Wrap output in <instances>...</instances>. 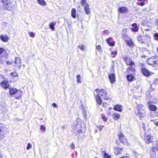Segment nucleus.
Segmentation results:
<instances>
[{"label": "nucleus", "instance_id": "obj_38", "mask_svg": "<svg viewBox=\"0 0 158 158\" xmlns=\"http://www.w3.org/2000/svg\"><path fill=\"white\" fill-rule=\"evenodd\" d=\"M119 139L121 142H124L125 140V136H123L121 137V139L120 138H119Z\"/></svg>", "mask_w": 158, "mask_h": 158}, {"label": "nucleus", "instance_id": "obj_19", "mask_svg": "<svg viewBox=\"0 0 158 158\" xmlns=\"http://www.w3.org/2000/svg\"><path fill=\"white\" fill-rule=\"evenodd\" d=\"M114 109L118 112H121L123 110L122 106L121 105H117L114 106Z\"/></svg>", "mask_w": 158, "mask_h": 158}, {"label": "nucleus", "instance_id": "obj_3", "mask_svg": "<svg viewBox=\"0 0 158 158\" xmlns=\"http://www.w3.org/2000/svg\"><path fill=\"white\" fill-rule=\"evenodd\" d=\"M1 2L3 3V6L6 10L10 11L12 10V3L10 0H2Z\"/></svg>", "mask_w": 158, "mask_h": 158}, {"label": "nucleus", "instance_id": "obj_51", "mask_svg": "<svg viewBox=\"0 0 158 158\" xmlns=\"http://www.w3.org/2000/svg\"><path fill=\"white\" fill-rule=\"evenodd\" d=\"M41 129L44 131H45L46 130V127L43 125H41Z\"/></svg>", "mask_w": 158, "mask_h": 158}, {"label": "nucleus", "instance_id": "obj_14", "mask_svg": "<svg viewBox=\"0 0 158 158\" xmlns=\"http://www.w3.org/2000/svg\"><path fill=\"white\" fill-rule=\"evenodd\" d=\"M84 9L87 15H89L90 14L91 12L90 8L89 7V5L88 3H86L85 4L84 6Z\"/></svg>", "mask_w": 158, "mask_h": 158}, {"label": "nucleus", "instance_id": "obj_1", "mask_svg": "<svg viewBox=\"0 0 158 158\" xmlns=\"http://www.w3.org/2000/svg\"><path fill=\"white\" fill-rule=\"evenodd\" d=\"M95 92H94V94L96 96V100L97 103V105L99 108L101 107L100 104L102 102V99L100 98V96H101L102 98L106 100H108L109 97L107 96V92L104 89H97L95 90Z\"/></svg>", "mask_w": 158, "mask_h": 158}, {"label": "nucleus", "instance_id": "obj_33", "mask_svg": "<svg viewBox=\"0 0 158 158\" xmlns=\"http://www.w3.org/2000/svg\"><path fill=\"white\" fill-rule=\"evenodd\" d=\"M99 105L101 107L100 108L102 109V107H103L105 108L106 107L107 105V104L106 103H105L104 102L102 103L101 102Z\"/></svg>", "mask_w": 158, "mask_h": 158}, {"label": "nucleus", "instance_id": "obj_60", "mask_svg": "<svg viewBox=\"0 0 158 158\" xmlns=\"http://www.w3.org/2000/svg\"><path fill=\"white\" fill-rule=\"evenodd\" d=\"M157 52H158V48H157Z\"/></svg>", "mask_w": 158, "mask_h": 158}, {"label": "nucleus", "instance_id": "obj_41", "mask_svg": "<svg viewBox=\"0 0 158 158\" xmlns=\"http://www.w3.org/2000/svg\"><path fill=\"white\" fill-rule=\"evenodd\" d=\"M32 148V145L30 143H28L27 144V150H29L31 149Z\"/></svg>", "mask_w": 158, "mask_h": 158}, {"label": "nucleus", "instance_id": "obj_24", "mask_svg": "<svg viewBox=\"0 0 158 158\" xmlns=\"http://www.w3.org/2000/svg\"><path fill=\"white\" fill-rule=\"evenodd\" d=\"M56 23L55 22H51L49 24V28L52 29V30H55L54 26L56 24Z\"/></svg>", "mask_w": 158, "mask_h": 158}, {"label": "nucleus", "instance_id": "obj_32", "mask_svg": "<svg viewBox=\"0 0 158 158\" xmlns=\"http://www.w3.org/2000/svg\"><path fill=\"white\" fill-rule=\"evenodd\" d=\"M117 54V52L116 51H112L111 52V55L113 57H115V56Z\"/></svg>", "mask_w": 158, "mask_h": 158}, {"label": "nucleus", "instance_id": "obj_26", "mask_svg": "<svg viewBox=\"0 0 158 158\" xmlns=\"http://www.w3.org/2000/svg\"><path fill=\"white\" fill-rule=\"evenodd\" d=\"M39 4L41 5L45 6L46 5V2L44 0H37Z\"/></svg>", "mask_w": 158, "mask_h": 158}, {"label": "nucleus", "instance_id": "obj_34", "mask_svg": "<svg viewBox=\"0 0 158 158\" xmlns=\"http://www.w3.org/2000/svg\"><path fill=\"white\" fill-rule=\"evenodd\" d=\"M13 77H16L18 76V74L16 72L11 73L10 74Z\"/></svg>", "mask_w": 158, "mask_h": 158}, {"label": "nucleus", "instance_id": "obj_46", "mask_svg": "<svg viewBox=\"0 0 158 158\" xmlns=\"http://www.w3.org/2000/svg\"><path fill=\"white\" fill-rule=\"evenodd\" d=\"M102 118L103 119V120L105 122H106L107 120V118L105 116H103L102 117Z\"/></svg>", "mask_w": 158, "mask_h": 158}, {"label": "nucleus", "instance_id": "obj_10", "mask_svg": "<svg viewBox=\"0 0 158 158\" xmlns=\"http://www.w3.org/2000/svg\"><path fill=\"white\" fill-rule=\"evenodd\" d=\"M141 71L142 73L145 76L147 77L149 76L154 74L153 73L151 72H150L146 68H143L142 69Z\"/></svg>", "mask_w": 158, "mask_h": 158}, {"label": "nucleus", "instance_id": "obj_49", "mask_svg": "<svg viewBox=\"0 0 158 158\" xmlns=\"http://www.w3.org/2000/svg\"><path fill=\"white\" fill-rule=\"evenodd\" d=\"M104 32L106 35L108 34L110 32V31L108 30H105Z\"/></svg>", "mask_w": 158, "mask_h": 158}, {"label": "nucleus", "instance_id": "obj_5", "mask_svg": "<svg viewBox=\"0 0 158 158\" xmlns=\"http://www.w3.org/2000/svg\"><path fill=\"white\" fill-rule=\"evenodd\" d=\"M149 65L157 66L158 65V57H152L149 58L148 60Z\"/></svg>", "mask_w": 158, "mask_h": 158}, {"label": "nucleus", "instance_id": "obj_57", "mask_svg": "<svg viewBox=\"0 0 158 158\" xmlns=\"http://www.w3.org/2000/svg\"><path fill=\"white\" fill-rule=\"evenodd\" d=\"M3 41L4 42H6L7 41V40H3Z\"/></svg>", "mask_w": 158, "mask_h": 158}, {"label": "nucleus", "instance_id": "obj_11", "mask_svg": "<svg viewBox=\"0 0 158 158\" xmlns=\"http://www.w3.org/2000/svg\"><path fill=\"white\" fill-rule=\"evenodd\" d=\"M114 152L115 154L117 155L122 153L123 149L120 147H117L114 148Z\"/></svg>", "mask_w": 158, "mask_h": 158}, {"label": "nucleus", "instance_id": "obj_13", "mask_svg": "<svg viewBox=\"0 0 158 158\" xmlns=\"http://www.w3.org/2000/svg\"><path fill=\"white\" fill-rule=\"evenodd\" d=\"M109 78L111 84H113L115 81V77L114 74H111L109 75Z\"/></svg>", "mask_w": 158, "mask_h": 158}, {"label": "nucleus", "instance_id": "obj_28", "mask_svg": "<svg viewBox=\"0 0 158 158\" xmlns=\"http://www.w3.org/2000/svg\"><path fill=\"white\" fill-rule=\"evenodd\" d=\"M126 42L127 45L129 46L132 47L134 45V44L131 40H127Z\"/></svg>", "mask_w": 158, "mask_h": 158}, {"label": "nucleus", "instance_id": "obj_50", "mask_svg": "<svg viewBox=\"0 0 158 158\" xmlns=\"http://www.w3.org/2000/svg\"><path fill=\"white\" fill-rule=\"evenodd\" d=\"M5 51V50L2 48H0V55L2 54Z\"/></svg>", "mask_w": 158, "mask_h": 158}, {"label": "nucleus", "instance_id": "obj_6", "mask_svg": "<svg viewBox=\"0 0 158 158\" xmlns=\"http://www.w3.org/2000/svg\"><path fill=\"white\" fill-rule=\"evenodd\" d=\"M6 129L5 125L0 123V138L3 139L4 137Z\"/></svg>", "mask_w": 158, "mask_h": 158}, {"label": "nucleus", "instance_id": "obj_43", "mask_svg": "<svg viewBox=\"0 0 158 158\" xmlns=\"http://www.w3.org/2000/svg\"><path fill=\"white\" fill-rule=\"evenodd\" d=\"M104 127V126L101 125L97 126V127L99 129L100 131H102V128Z\"/></svg>", "mask_w": 158, "mask_h": 158}, {"label": "nucleus", "instance_id": "obj_54", "mask_svg": "<svg viewBox=\"0 0 158 158\" xmlns=\"http://www.w3.org/2000/svg\"><path fill=\"white\" fill-rule=\"evenodd\" d=\"M155 23L156 25L158 26V19H156L155 21Z\"/></svg>", "mask_w": 158, "mask_h": 158}, {"label": "nucleus", "instance_id": "obj_7", "mask_svg": "<svg viewBox=\"0 0 158 158\" xmlns=\"http://www.w3.org/2000/svg\"><path fill=\"white\" fill-rule=\"evenodd\" d=\"M127 64L129 65L130 66L129 68L127 69V72L129 73L130 71H135V65L134 62L133 61H130L127 62Z\"/></svg>", "mask_w": 158, "mask_h": 158}, {"label": "nucleus", "instance_id": "obj_52", "mask_svg": "<svg viewBox=\"0 0 158 158\" xmlns=\"http://www.w3.org/2000/svg\"><path fill=\"white\" fill-rule=\"evenodd\" d=\"M70 147L72 149H74L75 148L74 145L73 143H72V144H71L70 146Z\"/></svg>", "mask_w": 158, "mask_h": 158}, {"label": "nucleus", "instance_id": "obj_29", "mask_svg": "<svg viewBox=\"0 0 158 158\" xmlns=\"http://www.w3.org/2000/svg\"><path fill=\"white\" fill-rule=\"evenodd\" d=\"M111 41V40H106L107 43L110 46H114V42Z\"/></svg>", "mask_w": 158, "mask_h": 158}, {"label": "nucleus", "instance_id": "obj_48", "mask_svg": "<svg viewBox=\"0 0 158 158\" xmlns=\"http://www.w3.org/2000/svg\"><path fill=\"white\" fill-rule=\"evenodd\" d=\"M96 49L99 51H102V48L100 46L98 45L96 47Z\"/></svg>", "mask_w": 158, "mask_h": 158}, {"label": "nucleus", "instance_id": "obj_27", "mask_svg": "<svg viewBox=\"0 0 158 158\" xmlns=\"http://www.w3.org/2000/svg\"><path fill=\"white\" fill-rule=\"evenodd\" d=\"M149 108L151 110L155 111L156 110V106L154 105H150L149 106Z\"/></svg>", "mask_w": 158, "mask_h": 158}, {"label": "nucleus", "instance_id": "obj_22", "mask_svg": "<svg viewBox=\"0 0 158 158\" xmlns=\"http://www.w3.org/2000/svg\"><path fill=\"white\" fill-rule=\"evenodd\" d=\"M76 10L75 8H72L71 10V16L73 18H75L76 17Z\"/></svg>", "mask_w": 158, "mask_h": 158}, {"label": "nucleus", "instance_id": "obj_37", "mask_svg": "<svg viewBox=\"0 0 158 158\" xmlns=\"http://www.w3.org/2000/svg\"><path fill=\"white\" fill-rule=\"evenodd\" d=\"M86 0H81V3L82 6H83L85 4H86Z\"/></svg>", "mask_w": 158, "mask_h": 158}, {"label": "nucleus", "instance_id": "obj_15", "mask_svg": "<svg viewBox=\"0 0 158 158\" xmlns=\"http://www.w3.org/2000/svg\"><path fill=\"white\" fill-rule=\"evenodd\" d=\"M1 85L4 89L8 88L9 86L8 81H2L1 83Z\"/></svg>", "mask_w": 158, "mask_h": 158}, {"label": "nucleus", "instance_id": "obj_36", "mask_svg": "<svg viewBox=\"0 0 158 158\" xmlns=\"http://www.w3.org/2000/svg\"><path fill=\"white\" fill-rule=\"evenodd\" d=\"M122 37L123 39L128 40L129 38L127 34H123L122 35Z\"/></svg>", "mask_w": 158, "mask_h": 158}, {"label": "nucleus", "instance_id": "obj_9", "mask_svg": "<svg viewBox=\"0 0 158 158\" xmlns=\"http://www.w3.org/2000/svg\"><path fill=\"white\" fill-rule=\"evenodd\" d=\"M145 141L147 143H152L153 141V138L151 135H145L144 136Z\"/></svg>", "mask_w": 158, "mask_h": 158}, {"label": "nucleus", "instance_id": "obj_16", "mask_svg": "<svg viewBox=\"0 0 158 158\" xmlns=\"http://www.w3.org/2000/svg\"><path fill=\"white\" fill-rule=\"evenodd\" d=\"M112 117L114 120H118L120 117V114L118 113L115 112L113 114Z\"/></svg>", "mask_w": 158, "mask_h": 158}, {"label": "nucleus", "instance_id": "obj_59", "mask_svg": "<svg viewBox=\"0 0 158 158\" xmlns=\"http://www.w3.org/2000/svg\"><path fill=\"white\" fill-rule=\"evenodd\" d=\"M143 129L144 130H145V127H143Z\"/></svg>", "mask_w": 158, "mask_h": 158}, {"label": "nucleus", "instance_id": "obj_2", "mask_svg": "<svg viewBox=\"0 0 158 158\" xmlns=\"http://www.w3.org/2000/svg\"><path fill=\"white\" fill-rule=\"evenodd\" d=\"M135 112L137 115L141 118L144 117L147 115L144 107L141 104L138 105L136 107Z\"/></svg>", "mask_w": 158, "mask_h": 158}, {"label": "nucleus", "instance_id": "obj_40", "mask_svg": "<svg viewBox=\"0 0 158 158\" xmlns=\"http://www.w3.org/2000/svg\"><path fill=\"white\" fill-rule=\"evenodd\" d=\"M78 47L81 50L83 51L85 49V47L83 45H81L78 46Z\"/></svg>", "mask_w": 158, "mask_h": 158}, {"label": "nucleus", "instance_id": "obj_23", "mask_svg": "<svg viewBox=\"0 0 158 158\" xmlns=\"http://www.w3.org/2000/svg\"><path fill=\"white\" fill-rule=\"evenodd\" d=\"M153 150V147L152 148V151L150 152V158H155L156 157V151Z\"/></svg>", "mask_w": 158, "mask_h": 158}, {"label": "nucleus", "instance_id": "obj_45", "mask_svg": "<svg viewBox=\"0 0 158 158\" xmlns=\"http://www.w3.org/2000/svg\"><path fill=\"white\" fill-rule=\"evenodd\" d=\"M104 158H110V156L106 153L104 154Z\"/></svg>", "mask_w": 158, "mask_h": 158}, {"label": "nucleus", "instance_id": "obj_25", "mask_svg": "<svg viewBox=\"0 0 158 158\" xmlns=\"http://www.w3.org/2000/svg\"><path fill=\"white\" fill-rule=\"evenodd\" d=\"M139 1H142V2L138 3V5L140 6H143L145 5V2H147V0H138Z\"/></svg>", "mask_w": 158, "mask_h": 158}, {"label": "nucleus", "instance_id": "obj_8", "mask_svg": "<svg viewBox=\"0 0 158 158\" xmlns=\"http://www.w3.org/2000/svg\"><path fill=\"white\" fill-rule=\"evenodd\" d=\"M128 12L127 7L125 6H121L118 9V12L119 14H126Z\"/></svg>", "mask_w": 158, "mask_h": 158}, {"label": "nucleus", "instance_id": "obj_4", "mask_svg": "<svg viewBox=\"0 0 158 158\" xmlns=\"http://www.w3.org/2000/svg\"><path fill=\"white\" fill-rule=\"evenodd\" d=\"M82 122L84 123L83 122L81 121V122H78L77 124L76 123L77 122H75V125L73 127V129L74 130L78 132V133L82 132L81 124H82Z\"/></svg>", "mask_w": 158, "mask_h": 158}, {"label": "nucleus", "instance_id": "obj_30", "mask_svg": "<svg viewBox=\"0 0 158 158\" xmlns=\"http://www.w3.org/2000/svg\"><path fill=\"white\" fill-rule=\"evenodd\" d=\"M1 40H8L9 38L7 35H1L0 36Z\"/></svg>", "mask_w": 158, "mask_h": 158}, {"label": "nucleus", "instance_id": "obj_44", "mask_svg": "<svg viewBox=\"0 0 158 158\" xmlns=\"http://www.w3.org/2000/svg\"><path fill=\"white\" fill-rule=\"evenodd\" d=\"M83 113L85 118H86L87 117V113L85 110H83Z\"/></svg>", "mask_w": 158, "mask_h": 158}, {"label": "nucleus", "instance_id": "obj_17", "mask_svg": "<svg viewBox=\"0 0 158 158\" xmlns=\"http://www.w3.org/2000/svg\"><path fill=\"white\" fill-rule=\"evenodd\" d=\"M132 26L133 27V28H131V30L133 32H137L139 29V27L137 26V24L136 23H134L132 24Z\"/></svg>", "mask_w": 158, "mask_h": 158}, {"label": "nucleus", "instance_id": "obj_55", "mask_svg": "<svg viewBox=\"0 0 158 158\" xmlns=\"http://www.w3.org/2000/svg\"><path fill=\"white\" fill-rule=\"evenodd\" d=\"M7 64H11L12 63V62L10 61H7Z\"/></svg>", "mask_w": 158, "mask_h": 158}, {"label": "nucleus", "instance_id": "obj_18", "mask_svg": "<svg viewBox=\"0 0 158 158\" xmlns=\"http://www.w3.org/2000/svg\"><path fill=\"white\" fill-rule=\"evenodd\" d=\"M127 80L130 82H131L135 80V78L134 75L132 74H129L127 75Z\"/></svg>", "mask_w": 158, "mask_h": 158}, {"label": "nucleus", "instance_id": "obj_58", "mask_svg": "<svg viewBox=\"0 0 158 158\" xmlns=\"http://www.w3.org/2000/svg\"><path fill=\"white\" fill-rule=\"evenodd\" d=\"M112 39L111 38H110H110H108V39H107V40H110V39Z\"/></svg>", "mask_w": 158, "mask_h": 158}, {"label": "nucleus", "instance_id": "obj_21", "mask_svg": "<svg viewBox=\"0 0 158 158\" xmlns=\"http://www.w3.org/2000/svg\"><path fill=\"white\" fill-rule=\"evenodd\" d=\"M9 89L10 94L11 96H13L15 95L17 90L15 88H10Z\"/></svg>", "mask_w": 158, "mask_h": 158}, {"label": "nucleus", "instance_id": "obj_35", "mask_svg": "<svg viewBox=\"0 0 158 158\" xmlns=\"http://www.w3.org/2000/svg\"><path fill=\"white\" fill-rule=\"evenodd\" d=\"M77 82L79 83H81V76L80 75H77Z\"/></svg>", "mask_w": 158, "mask_h": 158}, {"label": "nucleus", "instance_id": "obj_20", "mask_svg": "<svg viewBox=\"0 0 158 158\" xmlns=\"http://www.w3.org/2000/svg\"><path fill=\"white\" fill-rule=\"evenodd\" d=\"M15 63L17 64L18 67L19 69H20L21 67V59L19 57H16L15 58Z\"/></svg>", "mask_w": 158, "mask_h": 158}, {"label": "nucleus", "instance_id": "obj_56", "mask_svg": "<svg viewBox=\"0 0 158 158\" xmlns=\"http://www.w3.org/2000/svg\"><path fill=\"white\" fill-rule=\"evenodd\" d=\"M155 124L156 126H158V121L155 122Z\"/></svg>", "mask_w": 158, "mask_h": 158}, {"label": "nucleus", "instance_id": "obj_12", "mask_svg": "<svg viewBox=\"0 0 158 158\" xmlns=\"http://www.w3.org/2000/svg\"><path fill=\"white\" fill-rule=\"evenodd\" d=\"M23 92L22 90H17L15 95V96L16 99L20 98L22 95Z\"/></svg>", "mask_w": 158, "mask_h": 158}, {"label": "nucleus", "instance_id": "obj_42", "mask_svg": "<svg viewBox=\"0 0 158 158\" xmlns=\"http://www.w3.org/2000/svg\"><path fill=\"white\" fill-rule=\"evenodd\" d=\"M29 35L30 37H34L35 36V34L33 32H30L29 33Z\"/></svg>", "mask_w": 158, "mask_h": 158}, {"label": "nucleus", "instance_id": "obj_39", "mask_svg": "<svg viewBox=\"0 0 158 158\" xmlns=\"http://www.w3.org/2000/svg\"><path fill=\"white\" fill-rule=\"evenodd\" d=\"M153 36L155 40H158V33H155Z\"/></svg>", "mask_w": 158, "mask_h": 158}, {"label": "nucleus", "instance_id": "obj_31", "mask_svg": "<svg viewBox=\"0 0 158 158\" xmlns=\"http://www.w3.org/2000/svg\"><path fill=\"white\" fill-rule=\"evenodd\" d=\"M153 150L154 151H156L157 150L158 151V139L156 141V145H154L153 146Z\"/></svg>", "mask_w": 158, "mask_h": 158}, {"label": "nucleus", "instance_id": "obj_53", "mask_svg": "<svg viewBox=\"0 0 158 158\" xmlns=\"http://www.w3.org/2000/svg\"><path fill=\"white\" fill-rule=\"evenodd\" d=\"M52 106L53 107H54L55 108L57 107V106L56 104L55 103H53L52 104Z\"/></svg>", "mask_w": 158, "mask_h": 158}, {"label": "nucleus", "instance_id": "obj_47", "mask_svg": "<svg viewBox=\"0 0 158 158\" xmlns=\"http://www.w3.org/2000/svg\"><path fill=\"white\" fill-rule=\"evenodd\" d=\"M118 136L119 138H120L121 139V137L124 136L122 133L121 132H120L118 134Z\"/></svg>", "mask_w": 158, "mask_h": 158}]
</instances>
